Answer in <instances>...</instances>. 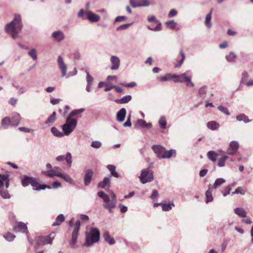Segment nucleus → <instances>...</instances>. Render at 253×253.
Wrapping results in <instances>:
<instances>
[{"label": "nucleus", "mask_w": 253, "mask_h": 253, "mask_svg": "<svg viewBox=\"0 0 253 253\" xmlns=\"http://www.w3.org/2000/svg\"><path fill=\"white\" fill-rule=\"evenodd\" d=\"M84 111V108H81L77 110H73L69 114L68 118H69L70 119H72V118L74 116H76L78 115V114H80Z\"/></svg>", "instance_id": "obj_38"}, {"label": "nucleus", "mask_w": 253, "mask_h": 253, "mask_svg": "<svg viewBox=\"0 0 253 253\" xmlns=\"http://www.w3.org/2000/svg\"><path fill=\"white\" fill-rule=\"evenodd\" d=\"M3 237L7 241L10 242L15 238V236L10 232H7L3 235Z\"/></svg>", "instance_id": "obj_45"}, {"label": "nucleus", "mask_w": 253, "mask_h": 253, "mask_svg": "<svg viewBox=\"0 0 253 253\" xmlns=\"http://www.w3.org/2000/svg\"><path fill=\"white\" fill-rule=\"evenodd\" d=\"M126 111L124 108L121 109L117 113V120L119 122H122L124 121L126 116Z\"/></svg>", "instance_id": "obj_19"}, {"label": "nucleus", "mask_w": 253, "mask_h": 253, "mask_svg": "<svg viewBox=\"0 0 253 253\" xmlns=\"http://www.w3.org/2000/svg\"><path fill=\"white\" fill-rule=\"evenodd\" d=\"M103 237L104 240L110 245H113L115 243L114 239L109 235V232L107 231L104 232Z\"/></svg>", "instance_id": "obj_20"}, {"label": "nucleus", "mask_w": 253, "mask_h": 253, "mask_svg": "<svg viewBox=\"0 0 253 253\" xmlns=\"http://www.w3.org/2000/svg\"><path fill=\"white\" fill-rule=\"evenodd\" d=\"M78 236V234L72 233L71 239L69 241V243H70L71 248H75V244H76V243L77 242Z\"/></svg>", "instance_id": "obj_31"}, {"label": "nucleus", "mask_w": 253, "mask_h": 253, "mask_svg": "<svg viewBox=\"0 0 253 253\" xmlns=\"http://www.w3.org/2000/svg\"><path fill=\"white\" fill-rule=\"evenodd\" d=\"M174 79V83H186L188 86L193 87L194 85V84L191 82V76L189 71H187L180 75H175Z\"/></svg>", "instance_id": "obj_3"}, {"label": "nucleus", "mask_w": 253, "mask_h": 253, "mask_svg": "<svg viewBox=\"0 0 253 253\" xmlns=\"http://www.w3.org/2000/svg\"><path fill=\"white\" fill-rule=\"evenodd\" d=\"M98 196L102 198L105 203L104 204H110L112 202V200L109 198V196L105 193L103 191H99L97 193Z\"/></svg>", "instance_id": "obj_22"}, {"label": "nucleus", "mask_w": 253, "mask_h": 253, "mask_svg": "<svg viewBox=\"0 0 253 253\" xmlns=\"http://www.w3.org/2000/svg\"><path fill=\"white\" fill-rule=\"evenodd\" d=\"M241 194L242 195H244L245 194V191L244 189L241 187H238L234 192H232L231 195H233L234 194Z\"/></svg>", "instance_id": "obj_46"}, {"label": "nucleus", "mask_w": 253, "mask_h": 253, "mask_svg": "<svg viewBox=\"0 0 253 253\" xmlns=\"http://www.w3.org/2000/svg\"><path fill=\"white\" fill-rule=\"evenodd\" d=\"M13 231L15 232H27V225L22 222H17L16 225L13 226Z\"/></svg>", "instance_id": "obj_13"}, {"label": "nucleus", "mask_w": 253, "mask_h": 253, "mask_svg": "<svg viewBox=\"0 0 253 253\" xmlns=\"http://www.w3.org/2000/svg\"><path fill=\"white\" fill-rule=\"evenodd\" d=\"M166 25L171 29H175L177 23L173 20H169L165 23Z\"/></svg>", "instance_id": "obj_43"}, {"label": "nucleus", "mask_w": 253, "mask_h": 253, "mask_svg": "<svg viewBox=\"0 0 253 253\" xmlns=\"http://www.w3.org/2000/svg\"><path fill=\"white\" fill-rule=\"evenodd\" d=\"M211 11L208 14L205 18V25L208 28H211Z\"/></svg>", "instance_id": "obj_42"}, {"label": "nucleus", "mask_w": 253, "mask_h": 253, "mask_svg": "<svg viewBox=\"0 0 253 253\" xmlns=\"http://www.w3.org/2000/svg\"><path fill=\"white\" fill-rule=\"evenodd\" d=\"M59 177L63 179L66 182H68L70 184H74V181L73 179L66 173L61 172Z\"/></svg>", "instance_id": "obj_26"}, {"label": "nucleus", "mask_w": 253, "mask_h": 253, "mask_svg": "<svg viewBox=\"0 0 253 253\" xmlns=\"http://www.w3.org/2000/svg\"><path fill=\"white\" fill-rule=\"evenodd\" d=\"M100 239V232L96 228H91L89 232L85 233V242L84 246L90 247L94 243H97Z\"/></svg>", "instance_id": "obj_2"}, {"label": "nucleus", "mask_w": 253, "mask_h": 253, "mask_svg": "<svg viewBox=\"0 0 253 253\" xmlns=\"http://www.w3.org/2000/svg\"><path fill=\"white\" fill-rule=\"evenodd\" d=\"M21 117L19 114L16 113L11 118H10L11 126H16L20 123Z\"/></svg>", "instance_id": "obj_21"}, {"label": "nucleus", "mask_w": 253, "mask_h": 253, "mask_svg": "<svg viewBox=\"0 0 253 253\" xmlns=\"http://www.w3.org/2000/svg\"><path fill=\"white\" fill-rule=\"evenodd\" d=\"M93 81V78L86 72V82L87 84H91Z\"/></svg>", "instance_id": "obj_63"}, {"label": "nucleus", "mask_w": 253, "mask_h": 253, "mask_svg": "<svg viewBox=\"0 0 253 253\" xmlns=\"http://www.w3.org/2000/svg\"><path fill=\"white\" fill-rule=\"evenodd\" d=\"M236 119L237 121L241 122L243 121L246 123H248L251 122L248 119V117L246 116L244 114H240L236 117Z\"/></svg>", "instance_id": "obj_39"}, {"label": "nucleus", "mask_w": 253, "mask_h": 253, "mask_svg": "<svg viewBox=\"0 0 253 253\" xmlns=\"http://www.w3.org/2000/svg\"><path fill=\"white\" fill-rule=\"evenodd\" d=\"M77 120L67 118L66 123L62 126V130L66 135H69L76 128Z\"/></svg>", "instance_id": "obj_4"}, {"label": "nucleus", "mask_w": 253, "mask_h": 253, "mask_svg": "<svg viewBox=\"0 0 253 253\" xmlns=\"http://www.w3.org/2000/svg\"><path fill=\"white\" fill-rule=\"evenodd\" d=\"M17 99L11 97L10 98L9 100L8 101L9 104L15 106L17 103Z\"/></svg>", "instance_id": "obj_64"}, {"label": "nucleus", "mask_w": 253, "mask_h": 253, "mask_svg": "<svg viewBox=\"0 0 253 253\" xmlns=\"http://www.w3.org/2000/svg\"><path fill=\"white\" fill-rule=\"evenodd\" d=\"M9 125H11L10 118L5 117L2 120L1 125L4 128H8Z\"/></svg>", "instance_id": "obj_35"}, {"label": "nucleus", "mask_w": 253, "mask_h": 253, "mask_svg": "<svg viewBox=\"0 0 253 253\" xmlns=\"http://www.w3.org/2000/svg\"><path fill=\"white\" fill-rule=\"evenodd\" d=\"M131 125V116L129 115L127 117L126 121L124 124L123 126L125 127L130 126Z\"/></svg>", "instance_id": "obj_62"}, {"label": "nucleus", "mask_w": 253, "mask_h": 253, "mask_svg": "<svg viewBox=\"0 0 253 253\" xmlns=\"http://www.w3.org/2000/svg\"><path fill=\"white\" fill-rule=\"evenodd\" d=\"M85 13L87 16V19L91 22H97L99 21L100 19L98 15L91 11H86Z\"/></svg>", "instance_id": "obj_14"}, {"label": "nucleus", "mask_w": 253, "mask_h": 253, "mask_svg": "<svg viewBox=\"0 0 253 253\" xmlns=\"http://www.w3.org/2000/svg\"><path fill=\"white\" fill-rule=\"evenodd\" d=\"M51 132L55 136L57 137H62L63 136V133L59 131L57 128L52 127L51 128Z\"/></svg>", "instance_id": "obj_40"}, {"label": "nucleus", "mask_w": 253, "mask_h": 253, "mask_svg": "<svg viewBox=\"0 0 253 253\" xmlns=\"http://www.w3.org/2000/svg\"><path fill=\"white\" fill-rule=\"evenodd\" d=\"M0 195L4 199H9L10 195L7 190H0Z\"/></svg>", "instance_id": "obj_53"}, {"label": "nucleus", "mask_w": 253, "mask_h": 253, "mask_svg": "<svg viewBox=\"0 0 253 253\" xmlns=\"http://www.w3.org/2000/svg\"><path fill=\"white\" fill-rule=\"evenodd\" d=\"M139 179L143 184L152 181L154 180L153 171L149 169H142Z\"/></svg>", "instance_id": "obj_5"}, {"label": "nucleus", "mask_w": 253, "mask_h": 253, "mask_svg": "<svg viewBox=\"0 0 253 253\" xmlns=\"http://www.w3.org/2000/svg\"><path fill=\"white\" fill-rule=\"evenodd\" d=\"M110 61L112 64L111 69L113 70H117L120 65V58L115 55H113L110 57Z\"/></svg>", "instance_id": "obj_15"}, {"label": "nucleus", "mask_w": 253, "mask_h": 253, "mask_svg": "<svg viewBox=\"0 0 253 253\" xmlns=\"http://www.w3.org/2000/svg\"><path fill=\"white\" fill-rule=\"evenodd\" d=\"M217 154L213 151H210L207 153L208 158L211 160L212 162H215Z\"/></svg>", "instance_id": "obj_37"}, {"label": "nucleus", "mask_w": 253, "mask_h": 253, "mask_svg": "<svg viewBox=\"0 0 253 253\" xmlns=\"http://www.w3.org/2000/svg\"><path fill=\"white\" fill-rule=\"evenodd\" d=\"M33 177L24 175L21 178V184L23 187H27L29 184L32 185Z\"/></svg>", "instance_id": "obj_17"}, {"label": "nucleus", "mask_w": 253, "mask_h": 253, "mask_svg": "<svg viewBox=\"0 0 253 253\" xmlns=\"http://www.w3.org/2000/svg\"><path fill=\"white\" fill-rule=\"evenodd\" d=\"M93 175L92 170L87 169L84 171V182L85 186H88L92 180Z\"/></svg>", "instance_id": "obj_8"}, {"label": "nucleus", "mask_w": 253, "mask_h": 253, "mask_svg": "<svg viewBox=\"0 0 253 253\" xmlns=\"http://www.w3.org/2000/svg\"><path fill=\"white\" fill-rule=\"evenodd\" d=\"M103 206L104 208L108 209L110 213H111L112 212V210L116 207V205L111 203L110 204H103Z\"/></svg>", "instance_id": "obj_47"}, {"label": "nucleus", "mask_w": 253, "mask_h": 253, "mask_svg": "<svg viewBox=\"0 0 253 253\" xmlns=\"http://www.w3.org/2000/svg\"><path fill=\"white\" fill-rule=\"evenodd\" d=\"M54 234V232L46 236H38L35 238V241L36 244L38 246H44L47 244H51L53 240L54 239V236L52 235Z\"/></svg>", "instance_id": "obj_6"}, {"label": "nucleus", "mask_w": 253, "mask_h": 253, "mask_svg": "<svg viewBox=\"0 0 253 253\" xmlns=\"http://www.w3.org/2000/svg\"><path fill=\"white\" fill-rule=\"evenodd\" d=\"M72 155L71 154L70 152H68L66 156L65 157V159L67 163V164L69 165L70 167H71L72 163Z\"/></svg>", "instance_id": "obj_49"}, {"label": "nucleus", "mask_w": 253, "mask_h": 253, "mask_svg": "<svg viewBox=\"0 0 253 253\" xmlns=\"http://www.w3.org/2000/svg\"><path fill=\"white\" fill-rule=\"evenodd\" d=\"M225 182V180L223 178H217L213 186H212V188L213 189H216L218 187L220 186V185H221L222 184L224 183Z\"/></svg>", "instance_id": "obj_36"}, {"label": "nucleus", "mask_w": 253, "mask_h": 253, "mask_svg": "<svg viewBox=\"0 0 253 253\" xmlns=\"http://www.w3.org/2000/svg\"><path fill=\"white\" fill-rule=\"evenodd\" d=\"M81 222L79 220H77L75 223V228L72 233L78 234L80 228Z\"/></svg>", "instance_id": "obj_55"}, {"label": "nucleus", "mask_w": 253, "mask_h": 253, "mask_svg": "<svg viewBox=\"0 0 253 253\" xmlns=\"http://www.w3.org/2000/svg\"><path fill=\"white\" fill-rule=\"evenodd\" d=\"M61 169L58 167H55L53 169L48 170L45 172L44 173L46 176L52 177L53 176L60 177V174L61 173Z\"/></svg>", "instance_id": "obj_11"}, {"label": "nucleus", "mask_w": 253, "mask_h": 253, "mask_svg": "<svg viewBox=\"0 0 253 253\" xmlns=\"http://www.w3.org/2000/svg\"><path fill=\"white\" fill-rule=\"evenodd\" d=\"M132 97L130 95H126L125 96H124L122 98L120 99H117L115 100V102L118 104H125L127 103L128 102H129Z\"/></svg>", "instance_id": "obj_28"}, {"label": "nucleus", "mask_w": 253, "mask_h": 253, "mask_svg": "<svg viewBox=\"0 0 253 253\" xmlns=\"http://www.w3.org/2000/svg\"><path fill=\"white\" fill-rule=\"evenodd\" d=\"M65 220V217L63 214H59L55 219V222L52 224L53 226L60 225Z\"/></svg>", "instance_id": "obj_29"}, {"label": "nucleus", "mask_w": 253, "mask_h": 253, "mask_svg": "<svg viewBox=\"0 0 253 253\" xmlns=\"http://www.w3.org/2000/svg\"><path fill=\"white\" fill-rule=\"evenodd\" d=\"M56 120V113L53 112L52 114L50 115L45 122V124H52Z\"/></svg>", "instance_id": "obj_41"}, {"label": "nucleus", "mask_w": 253, "mask_h": 253, "mask_svg": "<svg viewBox=\"0 0 253 253\" xmlns=\"http://www.w3.org/2000/svg\"><path fill=\"white\" fill-rule=\"evenodd\" d=\"M137 124L140 126L142 128H150L152 125L150 123H147L145 121L142 119H138L137 121Z\"/></svg>", "instance_id": "obj_30"}, {"label": "nucleus", "mask_w": 253, "mask_h": 253, "mask_svg": "<svg viewBox=\"0 0 253 253\" xmlns=\"http://www.w3.org/2000/svg\"><path fill=\"white\" fill-rule=\"evenodd\" d=\"M51 37L54 38L57 42H59L64 39L65 35L61 31H57L52 34Z\"/></svg>", "instance_id": "obj_18"}, {"label": "nucleus", "mask_w": 253, "mask_h": 253, "mask_svg": "<svg viewBox=\"0 0 253 253\" xmlns=\"http://www.w3.org/2000/svg\"><path fill=\"white\" fill-rule=\"evenodd\" d=\"M110 184V177H105L103 181L99 182L97 186L101 188H105L106 186L109 187Z\"/></svg>", "instance_id": "obj_23"}, {"label": "nucleus", "mask_w": 253, "mask_h": 253, "mask_svg": "<svg viewBox=\"0 0 253 253\" xmlns=\"http://www.w3.org/2000/svg\"><path fill=\"white\" fill-rule=\"evenodd\" d=\"M236 185L235 182H233L227 186L224 187L222 190V193L224 197L227 196L228 195L230 194L231 190H232V187H234Z\"/></svg>", "instance_id": "obj_24"}, {"label": "nucleus", "mask_w": 253, "mask_h": 253, "mask_svg": "<svg viewBox=\"0 0 253 253\" xmlns=\"http://www.w3.org/2000/svg\"><path fill=\"white\" fill-rule=\"evenodd\" d=\"M175 75L167 74L165 76L158 77V80L161 82H166L172 79H174Z\"/></svg>", "instance_id": "obj_34"}, {"label": "nucleus", "mask_w": 253, "mask_h": 253, "mask_svg": "<svg viewBox=\"0 0 253 253\" xmlns=\"http://www.w3.org/2000/svg\"><path fill=\"white\" fill-rule=\"evenodd\" d=\"M129 3L133 7L148 6L150 4L148 0H129Z\"/></svg>", "instance_id": "obj_7"}, {"label": "nucleus", "mask_w": 253, "mask_h": 253, "mask_svg": "<svg viewBox=\"0 0 253 253\" xmlns=\"http://www.w3.org/2000/svg\"><path fill=\"white\" fill-rule=\"evenodd\" d=\"M207 127L212 130L217 129L219 126V125L215 121H211L207 123Z\"/></svg>", "instance_id": "obj_32"}, {"label": "nucleus", "mask_w": 253, "mask_h": 253, "mask_svg": "<svg viewBox=\"0 0 253 253\" xmlns=\"http://www.w3.org/2000/svg\"><path fill=\"white\" fill-rule=\"evenodd\" d=\"M217 109L220 112H222L227 116H229L230 115V113H229L228 109L226 107H224L223 106L220 105L217 107Z\"/></svg>", "instance_id": "obj_51"}, {"label": "nucleus", "mask_w": 253, "mask_h": 253, "mask_svg": "<svg viewBox=\"0 0 253 253\" xmlns=\"http://www.w3.org/2000/svg\"><path fill=\"white\" fill-rule=\"evenodd\" d=\"M152 149L158 158H162L165 150V148L164 147L159 145H155L153 146Z\"/></svg>", "instance_id": "obj_16"}, {"label": "nucleus", "mask_w": 253, "mask_h": 253, "mask_svg": "<svg viewBox=\"0 0 253 253\" xmlns=\"http://www.w3.org/2000/svg\"><path fill=\"white\" fill-rule=\"evenodd\" d=\"M28 55L30 56L34 60L37 59V51L35 49H32L28 53Z\"/></svg>", "instance_id": "obj_52"}, {"label": "nucleus", "mask_w": 253, "mask_h": 253, "mask_svg": "<svg viewBox=\"0 0 253 253\" xmlns=\"http://www.w3.org/2000/svg\"><path fill=\"white\" fill-rule=\"evenodd\" d=\"M235 214L240 217H245L247 216V212L246 211L242 208H237L234 210Z\"/></svg>", "instance_id": "obj_25"}, {"label": "nucleus", "mask_w": 253, "mask_h": 253, "mask_svg": "<svg viewBox=\"0 0 253 253\" xmlns=\"http://www.w3.org/2000/svg\"><path fill=\"white\" fill-rule=\"evenodd\" d=\"M236 55L233 52H231L228 55L226 56V59L229 62H231L234 60L236 58Z\"/></svg>", "instance_id": "obj_54"}, {"label": "nucleus", "mask_w": 253, "mask_h": 253, "mask_svg": "<svg viewBox=\"0 0 253 253\" xmlns=\"http://www.w3.org/2000/svg\"><path fill=\"white\" fill-rule=\"evenodd\" d=\"M206 196L207 198L206 203H208L210 202H211L213 200V197L212 195V192L209 189L206 192Z\"/></svg>", "instance_id": "obj_50"}, {"label": "nucleus", "mask_w": 253, "mask_h": 253, "mask_svg": "<svg viewBox=\"0 0 253 253\" xmlns=\"http://www.w3.org/2000/svg\"><path fill=\"white\" fill-rule=\"evenodd\" d=\"M174 206L175 205L173 202L165 204L163 203V204H162V210L165 211H170L172 207H174Z\"/></svg>", "instance_id": "obj_33"}, {"label": "nucleus", "mask_w": 253, "mask_h": 253, "mask_svg": "<svg viewBox=\"0 0 253 253\" xmlns=\"http://www.w3.org/2000/svg\"><path fill=\"white\" fill-rule=\"evenodd\" d=\"M177 11L175 9H172L169 11L168 14V17L169 18H171L177 15Z\"/></svg>", "instance_id": "obj_59"}, {"label": "nucleus", "mask_w": 253, "mask_h": 253, "mask_svg": "<svg viewBox=\"0 0 253 253\" xmlns=\"http://www.w3.org/2000/svg\"><path fill=\"white\" fill-rule=\"evenodd\" d=\"M228 158V156L227 155H223L222 157H221L218 161V163L217 165L219 167H223L225 166V161Z\"/></svg>", "instance_id": "obj_48"}, {"label": "nucleus", "mask_w": 253, "mask_h": 253, "mask_svg": "<svg viewBox=\"0 0 253 253\" xmlns=\"http://www.w3.org/2000/svg\"><path fill=\"white\" fill-rule=\"evenodd\" d=\"M127 19V17L125 16H119L116 17L115 19V22H122L126 20Z\"/></svg>", "instance_id": "obj_61"}, {"label": "nucleus", "mask_w": 253, "mask_h": 253, "mask_svg": "<svg viewBox=\"0 0 253 253\" xmlns=\"http://www.w3.org/2000/svg\"><path fill=\"white\" fill-rule=\"evenodd\" d=\"M207 93L206 86H204L200 88L198 91V93L200 95H205Z\"/></svg>", "instance_id": "obj_60"}, {"label": "nucleus", "mask_w": 253, "mask_h": 253, "mask_svg": "<svg viewBox=\"0 0 253 253\" xmlns=\"http://www.w3.org/2000/svg\"><path fill=\"white\" fill-rule=\"evenodd\" d=\"M58 67L62 74V77H64L67 74V65L63 61V58L61 56H59L57 58Z\"/></svg>", "instance_id": "obj_10"}, {"label": "nucleus", "mask_w": 253, "mask_h": 253, "mask_svg": "<svg viewBox=\"0 0 253 253\" xmlns=\"http://www.w3.org/2000/svg\"><path fill=\"white\" fill-rule=\"evenodd\" d=\"M31 185L33 187V189L35 190H44L46 188L50 189V187L49 186H47L45 184H41L38 182L37 179L34 177L33 179V182Z\"/></svg>", "instance_id": "obj_12"}, {"label": "nucleus", "mask_w": 253, "mask_h": 253, "mask_svg": "<svg viewBox=\"0 0 253 253\" xmlns=\"http://www.w3.org/2000/svg\"><path fill=\"white\" fill-rule=\"evenodd\" d=\"M132 24L131 23H129V24H123V25H122L120 26H119L118 28H117V30L118 31H120V30H125V29H127Z\"/></svg>", "instance_id": "obj_58"}, {"label": "nucleus", "mask_w": 253, "mask_h": 253, "mask_svg": "<svg viewBox=\"0 0 253 253\" xmlns=\"http://www.w3.org/2000/svg\"><path fill=\"white\" fill-rule=\"evenodd\" d=\"M159 124L162 128L165 129L166 128L167 122L164 116L161 117L159 121Z\"/></svg>", "instance_id": "obj_44"}, {"label": "nucleus", "mask_w": 253, "mask_h": 253, "mask_svg": "<svg viewBox=\"0 0 253 253\" xmlns=\"http://www.w3.org/2000/svg\"><path fill=\"white\" fill-rule=\"evenodd\" d=\"M22 27L21 15L17 14L15 15L14 18L11 22L6 24L5 30L7 34L11 35L12 39H16Z\"/></svg>", "instance_id": "obj_1"}, {"label": "nucleus", "mask_w": 253, "mask_h": 253, "mask_svg": "<svg viewBox=\"0 0 253 253\" xmlns=\"http://www.w3.org/2000/svg\"><path fill=\"white\" fill-rule=\"evenodd\" d=\"M239 148V143L236 141H232L229 143L227 153L230 155H233L237 152Z\"/></svg>", "instance_id": "obj_9"}, {"label": "nucleus", "mask_w": 253, "mask_h": 253, "mask_svg": "<svg viewBox=\"0 0 253 253\" xmlns=\"http://www.w3.org/2000/svg\"><path fill=\"white\" fill-rule=\"evenodd\" d=\"M176 156V151L175 150H170L169 151L165 150L163 156H162L163 159L164 158H170V157Z\"/></svg>", "instance_id": "obj_27"}, {"label": "nucleus", "mask_w": 253, "mask_h": 253, "mask_svg": "<svg viewBox=\"0 0 253 253\" xmlns=\"http://www.w3.org/2000/svg\"><path fill=\"white\" fill-rule=\"evenodd\" d=\"M147 28L149 30L153 31H159L162 29V24L160 22H159L156 27L151 28L150 26H148Z\"/></svg>", "instance_id": "obj_56"}, {"label": "nucleus", "mask_w": 253, "mask_h": 253, "mask_svg": "<svg viewBox=\"0 0 253 253\" xmlns=\"http://www.w3.org/2000/svg\"><path fill=\"white\" fill-rule=\"evenodd\" d=\"M102 145V143L99 141H93L91 143V146L95 148H99Z\"/></svg>", "instance_id": "obj_57"}]
</instances>
